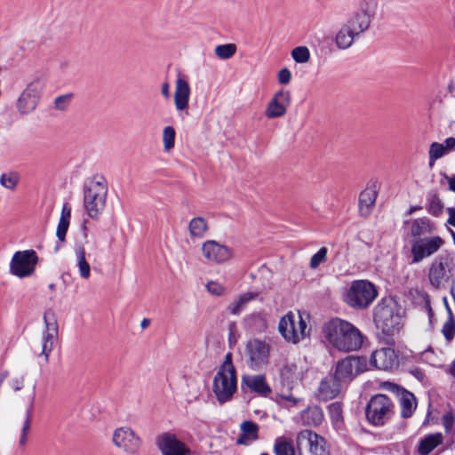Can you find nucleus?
<instances>
[{"instance_id":"obj_5","label":"nucleus","mask_w":455,"mask_h":455,"mask_svg":"<svg viewBox=\"0 0 455 455\" xmlns=\"http://www.w3.org/2000/svg\"><path fill=\"white\" fill-rule=\"evenodd\" d=\"M279 332L285 340L293 344L299 343L308 334L309 330L302 315L290 311L284 315L278 325Z\"/></svg>"},{"instance_id":"obj_51","label":"nucleus","mask_w":455,"mask_h":455,"mask_svg":"<svg viewBox=\"0 0 455 455\" xmlns=\"http://www.w3.org/2000/svg\"><path fill=\"white\" fill-rule=\"evenodd\" d=\"M277 77H278V82L281 84H287L291 82V73L288 68H282L278 72Z\"/></svg>"},{"instance_id":"obj_29","label":"nucleus","mask_w":455,"mask_h":455,"mask_svg":"<svg viewBox=\"0 0 455 455\" xmlns=\"http://www.w3.org/2000/svg\"><path fill=\"white\" fill-rule=\"evenodd\" d=\"M356 32L352 30L349 26L344 23L338 30L335 36V44L340 50H346L351 47L354 42L358 38Z\"/></svg>"},{"instance_id":"obj_10","label":"nucleus","mask_w":455,"mask_h":455,"mask_svg":"<svg viewBox=\"0 0 455 455\" xmlns=\"http://www.w3.org/2000/svg\"><path fill=\"white\" fill-rule=\"evenodd\" d=\"M270 346L260 339L250 340L245 347L244 355L248 367L259 371L269 363Z\"/></svg>"},{"instance_id":"obj_42","label":"nucleus","mask_w":455,"mask_h":455,"mask_svg":"<svg viewBox=\"0 0 455 455\" xmlns=\"http://www.w3.org/2000/svg\"><path fill=\"white\" fill-rule=\"evenodd\" d=\"M175 130L172 126H166L163 131V142L164 148L165 151H169L173 148L175 144Z\"/></svg>"},{"instance_id":"obj_21","label":"nucleus","mask_w":455,"mask_h":455,"mask_svg":"<svg viewBox=\"0 0 455 455\" xmlns=\"http://www.w3.org/2000/svg\"><path fill=\"white\" fill-rule=\"evenodd\" d=\"M291 100V92L286 90L276 92L268 102L265 115L269 119L278 118L285 115Z\"/></svg>"},{"instance_id":"obj_22","label":"nucleus","mask_w":455,"mask_h":455,"mask_svg":"<svg viewBox=\"0 0 455 455\" xmlns=\"http://www.w3.org/2000/svg\"><path fill=\"white\" fill-rule=\"evenodd\" d=\"M410 235L413 240L421 239L423 236L432 235L435 230V224L428 218L422 217L404 221Z\"/></svg>"},{"instance_id":"obj_33","label":"nucleus","mask_w":455,"mask_h":455,"mask_svg":"<svg viewBox=\"0 0 455 455\" xmlns=\"http://www.w3.org/2000/svg\"><path fill=\"white\" fill-rule=\"evenodd\" d=\"M76 258V267L79 270V275L84 279H88L91 275V267L85 258V249L84 245H76L75 249Z\"/></svg>"},{"instance_id":"obj_28","label":"nucleus","mask_w":455,"mask_h":455,"mask_svg":"<svg viewBox=\"0 0 455 455\" xmlns=\"http://www.w3.org/2000/svg\"><path fill=\"white\" fill-rule=\"evenodd\" d=\"M241 434L236 440L237 444L249 445L259 438V426L251 420H246L240 425Z\"/></svg>"},{"instance_id":"obj_60","label":"nucleus","mask_w":455,"mask_h":455,"mask_svg":"<svg viewBox=\"0 0 455 455\" xmlns=\"http://www.w3.org/2000/svg\"><path fill=\"white\" fill-rule=\"evenodd\" d=\"M161 92L163 96H164L165 98H168L170 96V86L168 83L163 84Z\"/></svg>"},{"instance_id":"obj_13","label":"nucleus","mask_w":455,"mask_h":455,"mask_svg":"<svg viewBox=\"0 0 455 455\" xmlns=\"http://www.w3.org/2000/svg\"><path fill=\"white\" fill-rule=\"evenodd\" d=\"M44 83L36 79L29 83L17 100L16 108L19 113L27 115L33 112L40 100Z\"/></svg>"},{"instance_id":"obj_43","label":"nucleus","mask_w":455,"mask_h":455,"mask_svg":"<svg viewBox=\"0 0 455 455\" xmlns=\"http://www.w3.org/2000/svg\"><path fill=\"white\" fill-rule=\"evenodd\" d=\"M447 152L445 151L444 145L442 143L433 142L429 148V162L432 165L437 159L443 156Z\"/></svg>"},{"instance_id":"obj_14","label":"nucleus","mask_w":455,"mask_h":455,"mask_svg":"<svg viewBox=\"0 0 455 455\" xmlns=\"http://www.w3.org/2000/svg\"><path fill=\"white\" fill-rule=\"evenodd\" d=\"M235 372L218 371L213 379L212 390L220 403L228 402L236 391Z\"/></svg>"},{"instance_id":"obj_63","label":"nucleus","mask_w":455,"mask_h":455,"mask_svg":"<svg viewBox=\"0 0 455 455\" xmlns=\"http://www.w3.org/2000/svg\"><path fill=\"white\" fill-rule=\"evenodd\" d=\"M443 303L445 305V307L447 309V312H448V316L450 315V311H451L449 304H448V301H447V299L446 298H443Z\"/></svg>"},{"instance_id":"obj_40","label":"nucleus","mask_w":455,"mask_h":455,"mask_svg":"<svg viewBox=\"0 0 455 455\" xmlns=\"http://www.w3.org/2000/svg\"><path fill=\"white\" fill-rule=\"evenodd\" d=\"M20 178L16 172L4 173L0 177V184L10 190H14L19 183Z\"/></svg>"},{"instance_id":"obj_6","label":"nucleus","mask_w":455,"mask_h":455,"mask_svg":"<svg viewBox=\"0 0 455 455\" xmlns=\"http://www.w3.org/2000/svg\"><path fill=\"white\" fill-rule=\"evenodd\" d=\"M378 295L375 286L366 280L352 282L346 297V302L354 308H366Z\"/></svg>"},{"instance_id":"obj_57","label":"nucleus","mask_w":455,"mask_h":455,"mask_svg":"<svg viewBox=\"0 0 455 455\" xmlns=\"http://www.w3.org/2000/svg\"><path fill=\"white\" fill-rule=\"evenodd\" d=\"M447 212L449 214L447 222L455 228V208L450 207Z\"/></svg>"},{"instance_id":"obj_56","label":"nucleus","mask_w":455,"mask_h":455,"mask_svg":"<svg viewBox=\"0 0 455 455\" xmlns=\"http://www.w3.org/2000/svg\"><path fill=\"white\" fill-rule=\"evenodd\" d=\"M443 144L444 145L445 151L448 152L455 147V138H447Z\"/></svg>"},{"instance_id":"obj_62","label":"nucleus","mask_w":455,"mask_h":455,"mask_svg":"<svg viewBox=\"0 0 455 455\" xmlns=\"http://www.w3.org/2000/svg\"><path fill=\"white\" fill-rule=\"evenodd\" d=\"M421 207L419 206H413V207H411L409 212H408V214H412L414 212H416L417 210H420Z\"/></svg>"},{"instance_id":"obj_17","label":"nucleus","mask_w":455,"mask_h":455,"mask_svg":"<svg viewBox=\"0 0 455 455\" xmlns=\"http://www.w3.org/2000/svg\"><path fill=\"white\" fill-rule=\"evenodd\" d=\"M112 439L116 447L130 454L137 453L142 443L140 437L128 427L116 428Z\"/></svg>"},{"instance_id":"obj_4","label":"nucleus","mask_w":455,"mask_h":455,"mask_svg":"<svg viewBox=\"0 0 455 455\" xmlns=\"http://www.w3.org/2000/svg\"><path fill=\"white\" fill-rule=\"evenodd\" d=\"M455 271V254L445 252L438 255L429 265L427 278L430 284L439 289L453 275Z\"/></svg>"},{"instance_id":"obj_20","label":"nucleus","mask_w":455,"mask_h":455,"mask_svg":"<svg viewBox=\"0 0 455 455\" xmlns=\"http://www.w3.org/2000/svg\"><path fill=\"white\" fill-rule=\"evenodd\" d=\"M156 444L163 455H193L192 451L171 433L159 435Z\"/></svg>"},{"instance_id":"obj_55","label":"nucleus","mask_w":455,"mask_h":455,"mask_svg":"<svg viewBox=\"0 0 455 455\" xmlns=\"http://www.w3.org/2000/svg\"><path fill=\"white\" fill-rule=\"evenodd\" d=\"M424 301H425V307L427 311V315H428V317H429V321L431 322L432 321V318L434 317V311L431 307V304H430V298L427 294H425L424 296Z\"/></svg>"},{"instance_id":"obj_50","label":"nucleus","mask_w":455,"mask_h":455,"mask_svg":"<svg viewBox=\"0 0 455 455\" xmlns=\"http://www.w3.org/2000/svg\"><path fill=\"white\" fill-rule=\"evenodd\" d=\"M443 425L446 433H449L453 427L454 416L451 412H446L442 418Z\"/></svg>"},{"instance_id":"obj_26","label":"nucleus","mask_w":455,"mask_h":455,"mask_svg":"<svg viewBox=\"0 0 455 455\" xmlns=\"http://www.w3.org/2000/svg\"><path fill=\"white\" fill-rule=\"evenodd\" d=\"M190 96V86L187 80L179 76L176 80L174 104L179 111L186 110L188 108Z\"/></svg>"},{"instance_id":"obj_36","label":"nucleus","mask_w":455,"mask_h":455,"mask_svg":"<svg viewBox=\"0 0 455 455\" xmlns=\"http://www.w3.org/2000/svg\"><path fill=\"white\" fill-rule=\"evenodd\" d=\"M328 411L332 424L336 427H340L343 422L342 406L341 403L335 402L328 406Z\"/></svg>"},{"instance_id":"obj_54","label":"nucleus","mask_w":455,"mask_h":455,"mask_svg":"<svg viewBox=\"0 0 455 455\" xmlns=\"http://www.w3.org/2000/svg\"><path fill=\"white\" fill-rule=\"evenodd\" d=\"M259 296L258 291H247L239 296L243 301L247 304L248 302L255 299Z\"/></svg>"},{"instance_id":"obj_59","label":"nucleus","mask_w":455,"mask_h":455,"mask_svg":"<svg viewBox=\"0 0 455 455\" xmlns=\"http://www.w3.org/2000/svg\"><path fill=\"white\" fill-rule=\"evenodd\" d=\"M444 178L448 181L449 189L455 192V175H452V176L444 175Z\"/></svg>"},{"instance_id":"obj_38","label":"nucleus","mask_w":455,"mask_h":455,"mask_svg":"<svg viewBox=\"0 0 455 455\" xmlns=\"http://www.w3.org/2000/svg\"><path fill=\"white\" fill-rule=\"evenodd\" d=\"M236 46L234 44H220L215 47V54L221 60H228L234 56Z\"/></svg>"},{"instance_id":"obj_19","label":"nucleus","mask_w":455,"mask_h":455,"mask_svg":"<svg viewBox=\"0 0 455 455\" xmlns=\"http://www.w3.org/2000/svg\"><path fill=\"white\" fill-rule=\"evenodd\" d=\"M370 363L379 370L391 371L399 365V355L393 347H383L374 350Z\"/></svg>"},{"instance_id":"obj_32","label":"nucleus","mask_w":455,"mask_h":455,"mask_svg":"<svg viewBox=\"0 0 455 455\" xmlns=\"http://www.w3.org/2000/svg\"><path fill=\"white\" fill-rule=\"evenodd\" d=\"M323 419V413L320 407L313 406L304 410L301 413V420L304 425L316 427Z\"/></svg>"},{"instance_id":"obj_30","label":"nucleus","mask_w":455,"mask_h":455,"mask_svg":"<svg viewBox=\"0 0 455 455\" xmlns=\"http://www.w3.org/2000/svg\"><path fill=\"white\" fill-rule=\"evenodd\" d=\"M443 436L442 433H435L426 435L420 440L418 446V451L420 455H428L438 445L443 443Z\"/></svg>"},{"instance_id":"obj_9","label":"nucleus","mask_w":455,"mask_h":455,"mask_svg":"<svg viewBox=\"0 0 455 455\" xmlns=\"http://www.w3.org/2000/svg\"><path fill=\"white\" fill-rule=\"evenodd\" d=\"M444 244V240L439 235L426 236L412 240L411 246V263L418 264L425 259L435 255Z\"/></svg>"},{"instance_id":"obj_58","label":"nucleus","mask_w":455,"mask_h":455,"mask_svg":"<svg viewBox=\"0 0 455 455\" xmlns=\"http://www.w3.org/2000/svg\"><path fill=\"white\" fill-rule=\"evenodd\" d=\"M282 399L286 400L288 402H291L292 404H297L299 402V399L292 395L291 394H282L281 395Z\"/></svg>"},{"instance_id":"obj_48","label":"nucleus","mask_w":455,"mask_h":455,"mask_svg":"<svg viewBox=\"0 0 455 455\" xmlns=\"http://www.w3.org/2000/svg\"><path fill=\"white\" fill-rule=\"evenodd\" d=\"M220 371L235 372V369L232 363V355L228 353L225 356V360L219 369Z\"/></svg>"},{"instance_id":"obj_64","label":"nucleus","mask_w":455,"mask_h":455,"mask_svg":"<svg viewBox=\"0 0 455 455\" xmlns=\"http://www.w3.org/2000/svg\"><path fill=\"white\" fill-rule=\"evenodd\" d=\"M451 233L453 243L455 244V232L451 230Z\"/></svg>"},{"instance_id":"obj_12","label":"nucleus","mask_w":455,"mask_h":455,"mask_svg":"<svg viewBox=\"0 0 455 455\" xmlns=\"http://www.w3.org/2000/svg\"><path fill=\"white\" fill-rule=\"evenodd\" d=\"M296 449L299 455H329L324 439L311 430H303L298 434Z\"/></svg>"},{"instance_id":"obj_41","label":"nucleus","mask_w":455,"mask_h":455,"mask_svg":"<svg viewBox=\"0 0 455 455\" xmlns=\"http://www.w3.org/2000/svg\"><path fill=\"white\" fill-rule=\"evenodd\" d=\"M442 333L443 334L446 340L450 341L454 338L455 335V319L451 311H450V315L448 319L443 325Z\"/></svg>"},{"instance_id":"obj_2","label":"nucleus","mask_w":455,"mask_h":455,"mask_svg":"<svg viewBox=\"0 0 455 455\" xmlns=\"http://www.w3.org/2000/svg\"><path fill=\"white\" fill-rule=\"evenodd\" d=\"M373 321L386 336L385 343L394 345L393 336L402 328L401 308L393 298L382 299L374 307Z\"/></svg>"},{"instance_id":"obj_34","label":"nucleus","mask_w":455,"mask_h":455,"mask_svg":"<svg viewBox=\"0 0 455 455\" xmlns=\"http://www.w3.org/2000/svg\"><path fill=\"white\" fill-rule=\"evenodd\" d=\"M208 229L207 221L202 217L193 218L188 225L189 234L192 237L202 238Z\"/></svg>"},{"instance_id":"obj_15","label":"nucleus","mask_w":455,"mask_h":455,"mask_svg":"<svg viewBox=\"0 0 455 455\" xmlns=\"http://www.w3.org/2000/svg\"><path fill=\"white\" fill-rule=\"evenodd\" d=\"M365 370V360L358 356L348 355L338 361L334 375L344 384H347Z\"/></svg>"},{"instance_id":"obj_25","label":"nucleus","mask_w":455,"mask_h":455,"mask_svg":"<svg viewBox=\"0 0 455 455\" xmlns=\"http://www.w3.org/2000/svg\"><path fill=\"white\" fill-rule=\"evenodd\" d=\"M343 384L334 374L329 375L321 381L319 395L323 400L332 399L340 393Z\"/></svg>"},{"instance_id":"obj_61","label":"nucleus","mask_w":455,"mask_h":455,"mask_svg":"<svg viewBox=\"0 0 455 455\" xmlns=\"http://www.w3.org/2000/svg\"><path fill=\"white\" fill-rule=\"evenodd\" d=\"M148 324H149V320H148V319H146V318H144V319L141 321V323H140V325H141V327H142L143 329L147 328V327L148 326Z\"/></svg>"},{"instance_id":"obj_27","label":"nucleus","mask_w":455,"mask_h":455,"mask_svg":"<svg viewBox=\"0 0 455 455\" xmlns=\"http://www.w3.org/2000/svg\"><path fill=\"white\" fill-rule=\"evenodd\" d=\"M377 191L375 185L369 186L359 195V213L362 217H368L376 202Z\"/></svg>"},{"instance_id":"obj_37","label":"nucleus","mask_w":455,"mask_h":455,"mask_svg":"<svg viewBox=\"0 0 455 455\" xmlns=\"http://www.w3.org/2000/svg\"><path fill=\"white\" fill-rule=\"evenodd\" d=\"M31 419H32V403L29 405V407L27 410L26 419L23 422V426L21 428V434H20V441H19V444L21 447L25 446L28 442V432H29L30 427H31Z\"/></svg>"},{"instance_id":"obj_52","label":"nucleus","mask_w":455,"mask_h":455,"mask_svg":"<svg viewBox=\"0 0 455 455\" xmlns=\"http://www.w3.org/2000/svg\"><path fill=\"white\" fill-rule=\"evenodd\" d=\"M24 381H25V376L20 375V376L12 378L11 379L10 386L12 387V388H13V390L20 391L24 387Z\"/></svg>"},{"instance_id":"obj_8","label":"nucleus","mask_w":455,"mask_h":455,"mask_svg":"<svg viewBox=\"0 0 455 455\" xmlns=\"http://www.w3.org/2000/svg\"><path fill=\"white\" fill-rule=\"evenodd\" d=\"M45 330L43 333L42 344L35 347L34 355L43 359V364L49 363V356L53 349L54 340L58 337L59 327L55 315L52 312H46L44 315Z\"/></svg>"},{"instance_id":"obj_11","label":"nucleus","mask_w":455,"mask_h":455,"mask_svg":"<svg viewBox=\"0 0 455 455\" xmlns=\"http://www.w3.org/2000/svg\"><path fill=\"white\" fill-rule=\"evenodd\" d=\"M37 262L38 257L34 250L16 251L10 262V273L20 278L30 276Z\"/></svg>"},{"instance_id":"obj_16","label":"nucleus","mask_w":455,"mask_h":455,"mask_svg":"<svg viewBox=\"0 0 455 455\" xmlns=\"http://www.w3.org/2000/svg\"><path fill=\"white\" fill-rule=\"evenodd\" d=\"M204 259L212 264H224L234 257V250L215 240H207L201 248Z\"/></svg>"},{"instance_id":"obj_7","label":"nucleus","mask_w":455,"mask_h":455,"mask_svg":"<svg viewBox=\"0 0 455 455\" xmlns=\"http://www.w3.org/2000/svg\"><path fill=\"white\" fill-rule=\"evenodd\" d=\"M365 414L371 424L375 426L384 425L394 414V404L387 395H375L369 401Z\"/></svg>"},{"instance_id":"obj_45","label":"nucleus","mask_w":455,"mask_h":455,"mask_svg":"<svg viewBox=\"0 0 455 455\" xmlns=\"http://www.w3.org/2000/svg\"><path fill=\"white\" fill-rule=\"evenodd\" d=\"M327 251H328L326 247H322L316 253H315L311 257L309 266L312 269L317 268L320 264L326 261Z\"/></svg>"},{"instance_id":"obj_46","label":"nucleus","mask_w":455,"mask_h":455,"mask_svg":"<svg viewBox=\"0 0 455 455\" xmlns=\"http://www.w3.org/2000/svg\"><path fill=\"white\" fill-rule=\"evenodd\" d=\"M73 95L71 93L69 94H64L58 96L54 100V107L58 110L64 111L68 108V104L70 103L72 100Z\"/></svg>"},{"instance_id":"obj_44","label":"nucleus","mask_w":455,"mask_h":455,"mask_svg":"<svg viewBox=\"0 0 455 455\" xmlns=\"http://www.w3.org/2000/svg\"><path fill=\"white\" fill-rule=\"evenodd\" d=\"M291 57L297 63H306L309 60L310 52L306 46H298L291 51Z\"/></svg>"},{"instance_id":"obj_49","label":"nucleus","mask_w":455,"mask_h":455,"mask_svg":"<svg viewBox=\"0 0 455 455\" xmlns=\"http://www.w3.org/2000/svg\"><path fill=\"white\" fill-rule=\"evenodd\" d=\"M207 291L213 295H220L224 291V287L217 282L211 281L206 284Z\"/></svg>"},{"instance_id":"obj_3","label":"nucleus","mask_w":455,"mask_h":455,"mask_svg":"<svg viewBox=\"0 0 455 455\" xmlns=\"http://www.w3.org/2000/svg\"><path fill=\"white\" fill-rule=\"evenodd\" d=\"M108 186L103 179L88 181L84 189V206L87 215L98 219L105 209Z\"/></svg>"},{"instance_id":"obj_31","label":"nucleus","mask_w":455,"mask_h":455,"mask_svg":"<svg viewBox=\"0 0 455 455\" xmlns=\"http://www.w3.org/2000/svg\"><path fill=\"white\" fill-rule=\"evenodd\" d=\"M71 218V206L65 203L62 206L60 217L57 226L56 235L60 243L65 241L66 234L68 232Z\"/></svg>"},{"instance_id":"obj_47","label":"nucleus","mask_w":455,"mask_h":455,"mask_svg":"<svg viewBox=\"0 0 455 455\" xmlns=\"http://www.w3.org/2000/svg\"><path fill=\"white\" fill-rule=\"evenodd\" d=\"M245 303L239 297L237 299L234 300L229 306L228 310L233 315H239L243 307H245Z\"/></svg>"},{"instance_id":"obj_23","label":"nucleus","mask_w":455,"mask_h":455,"mask_svg":"<svg viewBox=\"0 0 455 455\" xmlns=\"http://www.w3.org/2000/svg\"><path fill=\"white\" fill-rule=\"evenodd\" d=\"M242 386H244L251 391L265 397H267L272 391L270 386L266 381L265 375L263 374L243 375L242 377Z\"/></svg>"},{"instance_id":"obj_1","label":"nucleus","mask_w":455,"mask_h":455,"mask_svg":"<svg viewBox=\"0 0 455 455\" xmlns=\"http://www.w3.org/2000/svg\"><path fill=\"white\" fill-rule=\"evenodd\" d=\"M323 333L328 341L340 351H355L363 342L362 332L354 324L340 318L327 322L323 326Z\"/></svg>"},{"instance_id":"obj_39","label":"nucleus","mask_w":455,"mask_h":455,"mask_svg":"<svg viewBox=\"0 0 455 455\" xmlns=\"http://www.w3.org/2000/svg\"><path fill=\"white\" fill-rule=\"evenodd\" d=\"M427 212L434 215L438 216L443 212V204L436 194H429L427 197Z\"/></svg>"},{"instance_id":"obj_24","label":"nucleus","mask_w":455,"mask_h":455,"mask_svg":"<svg viewBox=\"0 0 455 455\" xmlns=\"http://www.w3.org/2000/svg\"><path fill=\"white\" fill-rule=\"evenodd\" d=\"M396 389L398 403L401 409V416L403 419L411 418L417 408V400L415 395L404 388L395 386Z\"/></svg>"},{"instance_id":"obj_35","label":"nucleus","mask_w":455,"mask_h":455,"mask_svg":"<svg viewBox=\"0 0 455 455\" xmlns=\"http://www.w3.org/2000/svg\"><path fill=\"white\" fill-rule=\"evenodd\" d=\"M274 452L275 455H295V448L291 441L279 437L275 441Z\"/></svg>"},{"instance_id":"obj_53","label":"nucleus","mask_w":455,"mask_h":455,"mask_svg":"<svg viewBox=\"0 0 455 455\" xmlns=\"http://www.w3.org/2000/svg\"><path fill=\"white\" fill-rule=\"evenodd\" d=\"M296 371V366L294 364L291 365H285L281 370V377L283 379L289 380L290 379H292L293 373Z\"/></svg>"},{"instance_id":"obj_18","label":"nucleus","mask_w":455,"mask_h":455,"mask_svg":"<svg viewBox=\"0 0 455 455\" xmlns=\"http://www.w3.org/2000/svg\"><path fill=\"white\" fill-rule=\"evenodd\" d=\"M374 14V6L371 8L369 3L361 2L359 9L353 13L346 24L360 36L369 29Z\"/></svg>"}]
</instances>
